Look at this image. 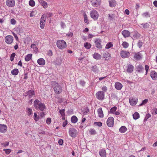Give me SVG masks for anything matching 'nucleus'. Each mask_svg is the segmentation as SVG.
I'll return each instance as SVG.
<instances>
[{
  "instance_id": "nucleus-1",
  "label": "nucleus",
  "mask_w": 157,
  "mask_h": 157,
  "mask_svg": "<svg viewBox=\"0 0 157 157\" xmlns=\"http://www.w3.org/2000/svg\"><path fill=\"white\" fill-rule=\"evenodd\" d=\"M34 107L36 110L43 111L46 109V107L44 103H42L39 100L36 99L33 103Z\"/></svg>"
},
{
  "instance_id": "nucleus-2",
  "label": "nucleus",
  "mask_w": 157,
  "mask_h": 157,
  "mask_svg": "<svg viewBox=\"0 0 157 157\" xmlns=\"http://www.w3.org/2000/svg\"><path fill=\"white\" fill-rule=\"evenodd\" d=\"M52 85L56 93L59 94L62 92V88L59 84L56 81H52Z\"/></svg>"
},
{
  "instance_id": "nucleus-3",
  "label": "nucleus",
  "mask_w": 157,
  "mask_h": 157,
  "mask_svg": "<svg viewBox=\"0 0 157 157\" xmlns=\"http://www.w3.org/2000/svg\"><path fill=\"white\" fill-rule=\"evenodd\" d=\"M57 47L60 49L65 48L66 46V43L63 40H58L56 42Z\"/></svg>"
},
{
  "instance_id": "nucleus-4",
  "label": "nucleus",
  "mask_w": 157,
  "mask_h": 157,
  "mask_svg": "<svg viewBox=\"0 0 157 157\" xmlns=\"http://www.w3.org/2000/svg\"><path fill=\"white\" fill-rule=\"evenodd\" d=\"M35 94L34 91L32 90H29L27 92L23 94V96L25 97H27L29 98H31Z\"/></svg>"
},
{
  "instance_id": "nucleus-5",
  "label": "nucleus",
  "mask_w": 157,
  "mask_h": 157,
  "mask_svg": "<svg viewBox=\"0 0 157 157\" xmlns=\"http://www.w3.org/2000/svg\"><path fill=\"white\" fill-rule=\"evenodd\" d=\"M95 96L98 100H103L104 99L105 93L102 91H98L95 94Z\"/></svg>"
},
{
  "instance_id": "nucleus-6",
  "label": "nucleus",
  "mask_w": 157,
  "mask_h": 157,
  "mask_svg": "<svg viewBox=\"0 0 157 157\" xmlns=\"http://www.w3.org/2000/svg\"><path fill=\"white\" fill-rule=\"evenodd\" d=\"M90 15L91 17L94 20H96L99 17L98 12L94 10H93L90 11Z\"/></svg>"
},
{
  "instance_id": "nucleus-7",
  "label": "nucleus",
  "mask_w": 157,
  "mask_h": 157,
  "mask_svg": "<svg viewBox=\"0 0 157 157\" xmlns=\"http://www.w3.org/2000/svg\"><path fill=\"white\" fill-rule=\"evenodd\" d=\"M78 133L77 130L74 128H71L69 130V135L72 137H76Z\"/></svg>"
},
{
  "instance_id": "nucleus-8",
  "label": "nucleus",
  "mask_w": 157,
  "mask_h": 157,
  "mask_svg": "<svg viewBox=\"0 0 157 157\" xmlns=\"http://www.w3.org/2000/svg\"><path fill=\"white\" fill-rule=\"evenodd\" d=\"M101 40L99 38H97L94 40V43L96 47L99 49H101L102 48L101 43Z\"/></svg>"
},
{
  "instance_id": "nucleus-9",
  "label": "nucleus",
  "mask_w": 157,
  "mask_h": 157,
  "mask_svg": "<svg viewBox=\"0 0 157 157\" xmlns=\"http://www.w3.org/2000/svg\"><path fill=\"white\" fill-rule=\"evenodd\" d=\"M114 119L113 117H110L108 118L107 120L106 124L107 126L110 127H113L114 125Z\"/></svg>"
},
{
  "instance_id": "nucleus-10",
  "label": "nucleus",
  "mask_w": 157,
  "mask_h": 157,
  "mask_svg": "<svg viewBox=\"0 0 157 157\" xmlns=\"http://www.w3.org/2000/svg\"><path fill=\"white\" fill-rule=\"evenodd\" d=\"M120 55L123 58H128L130 56V53L128 51L122 50L120 52Z\"/></svg>"
},
{
  "instance_id": "nucleus-11",
  "label": "nucleus",
  "mask_w": 157,
  "mask_h": 157,
  "mask_svg": "<svg viewBox=\"0 0 157 157\" xmlns=\"http://www.w3.org/2000/svg\"><path fill=\"white\" fill-rule=\"evenodd\" d=\"M13 37L11 35L6 36L5 39L6 43L9 44H11L13 42Z\"/></svg>"
},
{
  "instance_id": "nucleus-12",
  "label": "nucleus",
  "mask_w": 157,
  "mask_h": 157,
  "mask_svg": "<svg viewBox=\"0 0 157 157\" xmlns=\"http://www.w3.org/2000/svg\"><path fill=\"white\" fill-rule=\"evenodd\" d=\"M101 1L100 0H94L91 1L92 5L94 7H99L100 6Z\"/></svg>"
},
{
  "instance_id": "nucleus-13",
  "label": "nucleus",
  "mask_w": 157,
  "mask_h": 157,
  "mask_svg": "<svg viewBox=\"0 0 157 157\" xmlns=\"http://www.w3.org/2000/svg\"><path fill=\"white\" fill-rule=\"evenodd\" d=\"M142 55L140 52H135L133 56V58L135 60H139L142 58Z\"/></svg>"
},
{
  "instance_id": "nucleus-14",
  "label": "nucleus",
  "mask_w": 157,
  "mask_h": 157,
  "mask_svg": "<svg viewBox=\"0 0 157 157\" xmlns=\"http://www.w3.org/2000/svg\"><path fill=\"white\" fill-rule=\"evenodd\" d=\"M138 102V99L135 98H130L129 99V102L131 105H135Z\"/></svg>"
},
{
  "instance_id": "nucleus-15",
  "label": "nucleus",
  "mask_w": 157,
  "mask_h": 157,
  "mask_svg": "<svg viewBox=\"0 0 157 157\" xmlns=\"http://www.w3.org/2000/svg\"><path fill=\"white\" fill-rule=\"evenodd\" d=\"M6 4L9 7H13L15 4V1L14 0H7L6 2Z\"/></svg>"
},
{
  "instance_id": "nucleus-16",
  "label": "nucleus",
  "mask_w": 157,
  "mask_h": 157,
  "mask_svg": "<svg viewBox=\"0 0 157 157\" xmlns=\"http://www.w3.org/2000/svg\"><path fill=\"white\" fill-rule=\"evenodd\" d=\"M7 126L6 125L0 124V132L4 133L7 130Z\"/></svg>"
},
{
  "instance_id": "nucleus-17",
  "label": "nucleus",
  "mask_w": 157,
  "mask_h": 157,
  "mask_svg": "<svg viewBox=\"0 0 157 157\" xmlns=\"http://www.w3.org/2000/svg\"><path fill=\"white\" fill-rule=\"evenodd\" d=\"M150 75L152 80L157 79V73L154 71H151Z\"/></svg>"
},
{
  "instance_id": "nucleus-18",
  "label": "nucleus",
  "mask_w": 157,
  "mask_h": 157,
  "mask_svg": "<svg viewBox=\"0 0 157 157\" xmlns=\"http://www.w3.org/2000/svg\"><path fill=\"white\" fill-rule=\"evenodd\" d=\"M121 34L125 38L128 37L130 35V33L127 30H124L121 32Z\"/></svg>"
},
{
  "instance_id": "nucleus-19",
  "label": "nucleus",
  "mask_w": 157,
  "mask_h": 157,
  "mask_svg": "<svg viewBox=\"0 0 157 157\" xmlns=\"http://www.w3.org/2000/svg\"><path fill=\"white\" fill-rule=\"evenodd\" d=\"M122 84L119 82H117L115 83V87L117 90H121L122 87Z\"/></svg>"
},
{
  "instance_id": "nucleus-20",
  "label": "nucleus",
  "mask_w": 157,
  "mask_h": 157,
  "mask_svg": "<svg viewBox=\"0 0 157 157\" xmlns=\"http://www.w3.org/2000/svg\"><path fill=\"white\" fill-rule=\"evenodd\" d=\"M140 36V35L137 32L135 31L133 33L132 39L136 40L139 38Z\"/></svg>"
},
{
  "instance_id": "nucleus-21",
  "label": "nucleus",
  "mask_w": 157,
  "mask_h": 157,
  "mask_svg": "<svg viewBox=\"0 0 157 157\" xmlns=\"http://www.w3.org/2000/svg\"><path fill=\"white\" fill-rule=\"evenodd\" d=\"M134 67L132 65L129 64L127 66V72L128 73H132L134 69Z\"/></svg>"
},
{
  "instance_id": "nucleus-22",
  "label": "nucleus",
  "mask_w": 157,
  "mask_h": 157,
  "mask_svg": "<svg viewBox=\"0 0 157 157\" xmlns=\"http://www.w3.org/2000/svg\"><path fill=\"white\" fill-rule=\"evenodd\" d=\"M98 113L99 117L102 118L104 117V114L102 108H100L98 109Z\"/></svg>"
},
{
  "instance_id": "nucleus-23",
  "label": "nucleus",
  "mask_w": 157,
  "mask_h": 157,
  "mask_svg": "<svg viewBox=\"0 0 157 157\" xmlns=\"http://www.w3.org/2000/svg\"><path fill=\"white\" fill-rule=\"evenodd\" d=\"M38 64L40 65H44L45 64V61L43 58H40L37 61Z\"/></svg>"
},
{
  "instance_id": "nucleus-24",
  "label": "nucleus",
  "mask_w": 157,
  "mask_h": 157,
  "mask_svg": "<svg viewBox=\"0 0 157 157\" xmlns=\"http://www.w3.org/2000/svg\"><path fill=\"white\" fill-rule=\"evenodd\" d=\"M109 6L110 7H113L116 6L117 3L115 0L109 1Z\"/></svg>"
},
{
  "instance_id": "nucleus-25",
  "label": "nucleus",
  "mask_w": 157,
  "mask_h": 157,
  "mask_svg": "<svg viewBox=\"0 0 157 157\" xmlns=\"http://www.w3.org/2000/svg\"><path fill=\"white\" fill-rule=\"evenodd\" d=\"M99 155L101 157H105L106 154L105 150L102 149L100 151Z\"/></svg>"
},
{
  "instance_id": "nucleus-26",
  "label": "nucleus",
  "mask_w": 157,
  "mask_h": 157,
  "mask_svg": "<svg viewBox=\"0 0 157 157\" xmlns=\"http://www.w3.org/2000/svg\"><path fill=\"white\" fill-rule=\"evenodd\" d=\"M93 57L96 59H100L101 57V56L98 53H95L93 55Z\"/></svg>"
},
{
  "instance_id": "nucleus-27",
  "label": "nucleus",
  "mask_w": 157,
  "mask_h": 157,
  "mask_svg": "<svg viewBox=\"0 0 157 157\" xmlns=\"http://www.w3.org/2000/svg\"><path fill=\"white\" fill-rule=\"evenodd\" d=\"M39 1L41 5L43 6L44 8H46L48 7L47 3L45 1L43 0H39Z\"/></svg>"
},
{
  "instance_id": "nucleus-28",
  "label": "nucleus",
  "mask_w": 157,
  "mask_h": 157,
  "mask_svg": "<svg viewBox=\"0 0 157 157\" xmlns=\"http://www.w3.org/2000/svg\"><path fill=\"white\" fill-rule=\"evenodd\" d=\"M127 130V128L124 126H122L119 129V131L121 133L125 132Z\"/></svg>"
},
{
  "instance_id": "nucleus-29",
  "label": "nucleus",
  "mask_w": 157,
  "mask_h": 157,
  "mask_svg": "<svg viewBox=\"0 0 157 157\" xmlns=\"http://www.w3.org/2000/svg\"><path fill=\"white\" fill-rule=\"evenodd\" d=\"M71 121L72 123H75L78 121V118L75 116H73L71 118Z\"/></svg>"
},
{
  "instance_id": "nucleus-30",
  "label": "nucleus",
  "mask_w": 157,
  "mask_h": 157,
  "mask_svg": "<svg viewBox=\"0 0 157 157\" xmlns=\"http://www.w3.org/2000/svg\"><path fill=\"white\" fill-rule=\"evenodd\" d=\"M32 54H28L25 57V60L26 61H29L31 59L32 56Z\"/></svg>"
},
{
  "instance_id": "nucleus-31",
  "label": "nucleus",
  "mask_w": 157,
  "mask_h": 157,
  "mask_svg": "<svg viewBox=\"0 0 157 157\" xmlns=\"http://www.w3.org/2000/svg\"><path fill=\"white\" fill-rule=\"evenodd\" d=\"M18 72L19 71L17 69H14L12 70L11 73L12 75H16L18 74Z\"/></svg>"
},
{
  "instance_id": "nucleus-32",
  "label": "nucleus",
  "mask_w": 157,
  "mask_h": 157,
  "mask_svg": "<svg viewBox=\"0 0 157 157\" xmlns=\"http://www.w3.org/2000/svg\"><path fill=\"white\" fill-rule=\"evenodd\" d=\"M133 117L135 120L137 119L140 117L139 114L136 112L133 115Z\"/></svg>"
},
{
  "instance_id": "nucleus-33",
  "label": "nucleus",
  "mask_w": 157,
  "mask_h": 157,
  "mask_svg": "<svg viewBox=\"0 0 157 157\" xmlns=\"http://www.w3.org/2000/svg\"><path fill=\"white\" fill-rule=\"evenodd\" d=\"M46 18V16L45 14H43L41 17L40 19V22L42 23H45Z\"/></svg>"
},
{
  "instance_id": "nucleus-34",
  "label": "nucleus",
  "mask_w": 157,
  "mask_h": 157,
  "mask_svg": "<svg viewBox=\"0 0 157 157\" xmlns=\"http://www.w3.org/2000/svg\"><path fill=\"white\" fill-rule=\"evenodd\" d=\"M140 25L142 26V27H143V28L144 29H147L149 28L150 26L148 23H146L145 24H140Z\"/></svg>"
},
{
  "instance_id": "nucleus-35",
  "label": "nucleus",
  "mask_w": 157,
  "mask_h": 157,
  "mask_svg": "<svg viewBox=\"0 0 157 157\" xmlns=\"http://www.w3.org/2000/svg\"><path fill=\"white\" fill-rule=\"evenodd\" d=\"M84 46L86 49H88L90 48L91 47V45L90 43L88 42H86L84 44Z\"/></svg>"
},
{
  "instance_id": "nucleus-36",
  "label": "nucleus",
  "mask_w": 157,
  "mask_h": 157,
  "mask_svg": "<svg viewBox=\"0 0 157 157\" xmlns=\"http://www.w3.org/2000/svg\"><path fill=\"white\" fill-rule=\"evenodd\" d=\"M31 47L33 48V51L34 52H37L38 49L35 44H32L31 46Z\"/></svg>"
},
{
  "instance_id": "nucleus-37",
  "label": "nucleus",
  "mask_w": 157,
  "mask_h": 157,
  "mask_svg": "<svg viewBox=\"0 0 157 157\" xmlns=\"http://www.w3.org/2000/svg\"><path fill=\"white\" fill-rule=\"evenodd\" d=\"M122 46L124 48H126L128 47L129 46V44L126 41H124L123 42L122 44Z\"/></svg>"
},
{
  "instance_id": "nucleus-38",
  "label": "nucleus",
  "mask_w": 157,
  "mask_h": 157,
  "mask_svg": "<svg viewBox=\"0 0 157 157\" xmlns=\"http://www.w3.org/2000/svg\"><path fill=\"white\" fill-rule=\"evenodd\" d=\"M117 109V107L115 106H114L110 109L109 112L111 113L114 114Z\"/></svg>"
},
{
  "instance_id": "nucleus-39",
  "label": "nucleus",
  "mask_w": 157,
  "mask_h": 157,
  "mask_svg": "<svg viewBox=\"0 0 157 157\" xmlns=\"http://www.w3.org/2000/svg\"><path fill=\"white\" fill-rule=\"evenodd\" d=\"M91 70L94 72H98V71L97 66L96 65L93 66Z\"/></svg>"
},
{
  "instance_id": "nucleus-40",
  "label": "nucleus",
  "mask_w": 157,
  "mask_h": 157,
  "mask_svg": "<svg viewBox=\"0 0 157 157\" xmlns=\"http://www.w3.org/2000/svg\"><path fill=\"white\" fill-rule=\"evenodd\" d=\"M83 16H84V22L85 23H86L87 24H88V19L87 16L85 13H83Z\"/></svg>"
},
{
  "instance_id": "nucleus-41",
  "label": "nucleus",
  "mask_w": 157,
  "mask_h": 157,
  "mask_svg": "<svg viewBox=\"0 0 157 157\" xmlns=\"http://www.w3.org/2000/svg\"><path fill=\"white\" fill-rule=\"evenodd\" d=\"M62 62V60L59 58H57L55 62L56 65H60Z\"/></svg>"
},
{
  "instance_id": "nucleus-42",
  "label": "nucleus",
  "mask_w": 157,
  "mask_h": 157,
  "mask_svg": "<svg viewBox=\"0 0 157 157\" xmlns=\"http://www.w3.org/2000/svg\"><path fill=\"white\" fill-rule=\"evenodd\" d=\"M91 135H94L96 134V131L93 129H90L89 131Z\"/></svg>"
},
{
  "instance_id": "nucleus-43",
  "label": "nucleus",
  "mask_w": 157,
  "mask_h": 157,
  "mask_svg": "<svg viewBox=\"0 0 157 157\" xmlns=\"http://www.w3.org/2000/svg\"><path fill=\"white\" fill-rule=\"evenodd\" d=\"M113 44L109 42L106 45L105 48L106 49H109L113 47Z\"/></svg>"
},
{
  "instance_id": "nucleus-44",
  "label": "nucleus",
  "mask_w": 157,
  "mask_h": 157,
  "mask_svg": "<svg viewBox=\"0 0 157 157\" xmlns=\"http://www.w3.org/2000/svg\"><path fill=\"white\" fill-rule=\"evenodd\" d=\"M37 14V11L36 10L33 11L30 13V16L31 17H33Z\"/></svg>"
},
{
  "instance_id": "nucleus-45",
  "label": "nucleus",
  "mask_w": 157,
  "mask_h": 157,
  "mask_svg": "<svg viewBox=\"0 0 157 157\" xmlns=\"http://www.w3.org/2000/svg\"><path fill=\"white\" fill-rule=\"evenodd\" d=\"M27 113L28 115L29 116L30 115L32 114L33 112L32 109H31L28 108H27Z\"/></svg>"
},
{
  "instance_id": "nucleus-46",
  "label": "nucleus",
  "mask_w": 157,
  "mask_h": 157,
  "mask_svg": "<svg viewBox=\"0 0 157 157\" xmlns=\"http://www.w3.org/2000/svg\"><path fill=\"white\" fill-rule=\"evenodd\" d=\"M148 101V100L147 99H145L144 100L142 103L140 105V106H142L143 105H145V104H147Z\"/></svg>"
},
{
  "instance_id": "nucleus-47",
  "label": "nucleus",
  "mask_w": 157,
  "mask_h": 157,
  "mask_svg": "<svg viewBox=\"0 0 157 157\" xmlns=\"http://www.w3.org/2000/svg\"><path fill=\"white\" fill-rule=\"evenodd\" d=\"M15 55L16 54L15 53H13L10 56V60L11 61H13L14 60V58L15 56Z\"/></svg>"
},
{
  "instance_id": "nucleus-48",
  "label": "nucleus",
  "mask_w": 157,
  "mask_h": 157,
  "mask_svg": "<svg viewBox=\"0 0 157 157\" xmlns=\"http://www.w3.org/2000/svg\"><path fill=\"white\" fill-rule=\"evenodd\" d=\"M29 4L31 6H33L35 5V2L33 0H30L29 2Z\"/></svg>"
},
{
  "instance_id": "nucleus-49",
  "label": "nucleus",
  "mask_w": 157,
  "mask_h": 157,
  "mask_svg": "<svg viewBox=\"0 0 157 157\" xmlns=\"http://www.w3.org/2000/svg\"><path fill=\"white\" fill-rule=\"evenodd\" d=\"M37 116V115L36 113H34V115L33 118L34 119L35 121H38L39 120V117Z\"/></svg>"
},
{
  "instance_id": "nucleus-50",
  "label": "nucleus",
  "mask_w": 157,
  "mask_h": 157,
  "mask_svg": "<svg viewBox=\"0 0 157 157\" xmlns=\"http://www.w3.org/2000/svg\"><path fill=\"white\" fill-rule=\"evenodd\" d=\"M3 150L5 152V153L7 155L9 154L11 152V150L10 149H4Z\"/></svg>"
},
{
  "instance_id": "nucleus-51",
  "label": "nucleus",
  "mask_w": 157,
  "mask_h": 157,
  "mask_svg": "<svg viewBox=\"0 0 157 157\" xmlns=\"http://www.w3.org/2000/svg\"><path fill=\"white\" fill-rule=\"evenodd\" d=\"M142 15L143 17H150V15L147 12H145L142 14Z\"/></svg>"
},
{
  "instance_id": "nucleus-52",
  "label": "nucleus",
  "mask_w": 157,
  "mask_h": 157,
  "mask_svg": "<svg viewBox=\"0 0 157 157\" xmlns=\"http://www.w3.org/2000/svg\"><path fill=\"white\" fill-rule=\"evenodd\" d=\"M143 44V42L140 40H139L137 43V46L138 47H139L140 48H141L142 47Z\"/></svg>"
},
{
  "instance_id": "nucleus-53",
  "label": "nucleus",
  "mask_w": 157,
  "mask_h": 157,
  "mask_svg": "<svg viewBox=\"0 0 157 157\" xmlns=\"http://www.w3.org/2000/svg\"><path fill=\"white\" fill-rule=\"evenodd\" d=\"M151 117V115L150 113H147L144 119V121H147V120L149 118Z\"/></svg>"
},
{
  "instance_id": "nucleus-54",
  "label": "nucleus",
  "mask_w": 157,
  "mask_h": 157,
  "mask_svg": "<svg viewBox=\"0 0 157 157\" xmlns=\"http://www.w3.org/2000/svg\"><path fill=\"white\" fill-rule=\"evenodd\" d=\"M59 113L61 114L62 116H65V109H62L60 110L59 111Z\"/></svg>"
},
{
  "instance_id": "nucleus-55",
  "label": "nucleus",
  "mask_w": 157,
  "mask_h": 157,
  "mask_svg": "<svg viewBox=\"0 0 157 157\" xmlns=\"http://www.w3.org/2000/svg\"><path fill=\"white\" fill-rule=\"evenodd\" d=\"M9 142H6L5 143H3L1 144V145L3 146V147H5L6 146H7L9 145Z\"/></svg>"
},
{
  "instance_id": "nucleus-56",
  "label": "nucleus",
  "mask_w": 157,
  "mask_h": 157,
  "mask_svg": "<svg viewBox=\"0 0 157 157\" xmlns=\"http://www.w3.org/2000/svg\"><path fill=\"white\" fill-rule=\"evenodd\" d=\"M109 56H110V54L108 52H105L104 55V57L105 58H108Z\"/></svg>"
},
{
  "instance_id": "nucleus-57",
  "label": "nucleus",
  "mask_w": 157,
  "mask_h": 157,
  "mask_svg": "<svg viewBox=\"0 0 157 157\" xmlns=\"http://www.w3.org/2000/svg\"><path fill=\"white\" fill-rule=\"evenodd\" d=\"M89 109L87 108H86L83 111V114H86L87 113L89 112Z\"/></svg>"
},
{
  "instance_id": "nucleus-58",
  "label": "nucleus",
  "mask_w": 157,
  "mask_h": 157,
  "mask_svg": "<svg viewBox=\"0 0 157 157\" xmlns=\"http://www.w3.org/2000/svg\"><path fill=\"white\" fill-rule=\"evenodd\" d=\"M51 122V119L50 118H48L47 119L46 122L48 124H50Z\"/></svg>"
},
{
  "instance_id": "nucleus-59",
  "label": "nucleus",
  "mask_w": 157,
  "mask_h": 157,
  "mask_svg": "<svg viewBox=\"0 0 157 157\" xmlns=\"http://www.w3.org/2000/svg\"><path fill=\"white\" fill-rule=\"evenodd\" d=\"M94 124L99 127H101L102 126V123L101 122H95L94 123Z\"/></svg>"
},
{
  "instance_id": "nucleus-60",
  "label": "nucleus",
  "mask_w": 157,
  "mask_h": 157,
  "mask_svg": "<svg viewBox=\"0 0 157 157\" xmlns=\"http://www.w3.org/2000/svg\"><path fill=\"white\" fill-rule=\"evenodd\" d=\"M145 70H146L145 75H147V72L148 71V69H149V67L148 65H146L145 66Z\"/></svg>"
},
{
  "instance_id": "nucleus-61",
  "label": "nucleus",
  "mask_w": 157,
  "mask_h": 157,
  "mask_svg": "<svg viewBox=\"0 0 157 157\" xmlns=\"http://www.w3.org/2000/svg\"><path fill=\"white\" fill-rule=\"evenodd\" d=\"M10 23L11 24L14 25L16 24V21L14 19H12L10 20Z\"/></svg>"
},
{
  "instance_id": "nucleus-62",
  "label": "nucleus",
  "mask_w": 157,
  "mask_h": 157,
  "mask_svg": "<svg viewBox=\"0 0 157 157\" xmlns=\"http://www.w3.org/2000/svg\"><path fill=\"white\" fill-rule=\"evenodd\" d=\"M53 15L52 13H47L46 14V15H45V16H46V17H52Z\"/></svg>"
},
{
  "instance_id": "nucleus-63",
  "label": "nucleus",
  "mask_w": 157,
  "mask_h": 157,
  "mask_svg": "<svg viewBox=\"0 0 157 157\" xmlns=\"http://www.w3.org/2000/svg\"><path fill=\"white\" fill-rule=\"evenodd\" d=\"M101 89L104 92H105L107 90V88L105 86H104L102 87Z\"/></svg>"
},
{
  "instance_id": "nucleus-64",
  "label": "nucleus",
  "mask_w": 157,
  "mask_h": 157,
  "mask_svg": "<svg viewBox=\"0 0 157 157\" xmlns=\"http://www.w3.org/2000/svg\"><path fill=\"white\" fill-rule=\"evenodd\" d=\"M152 113L153 114H157V109L155 108V109H153L152 110Z\"/></svg>"
}]
</instances>
